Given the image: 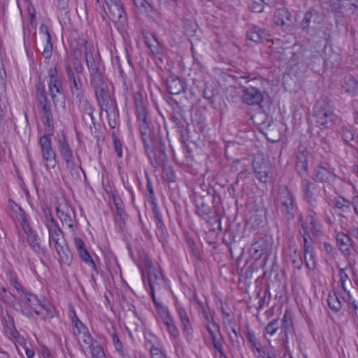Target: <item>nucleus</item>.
I'll use <instances>...</instances> for the list:
<instances>
[{
	"label": "nucleus",
	"mask_w": 358,
	"mask_h": 358,
	"mask_svg": "<svg viewBox=\"0 0 358 358\" xmlns=\"http://www.w3.org/2000/svg\"><path fill=\"white\" fill-rule=\"evenodd\" d=\"M27 241L36 252H39L41 251V248L38 242V236L34 231L27 235Z\"/></svg>",
	"instance_id": "nucleus-46"
},
{
	"label": "nucleus",
	"mask_w": 358,
	"mask_h": 358,
	"mask_svg": "<svg viewBox=\"0 0 358 358\" xmlns=\"http://www.w3.org/2000/svg\"><path fill=\"white\" fill-rule=\"evenodd\" d=\"M157 280V275L156 274H148L147 277H145L144 273H143V281L144 282V285L148 289V287H149V293L152 297V301L155 306L157 307V298L155 296V280Z\"/></svg>",
	"instance_id": "nucleus-27"
},
{
	"label": "nucleus",
	"mask_w": 358,
	"mask_h": 358,
	"mask_svg": "<svg viewBox=\"0 0 358 358\" xmlns=\"http://www.w3.org/2000/svg\"><path fill=\"white\" fill-rule=\"evenodd\" d=\"M178 313L182 324L183 334L189 336L192 333V327L187 311L182 307L178 308Z\"/></svg>",
	"instance_id": "nucleus-23"
},
{
	"label": "nucleus",
	"mask_w": 358,
	"mask_h": 358,
	"mask_svg": "<svg viewBox=\"0 0 358 358\" xmlns=\"http://www.w3.org/2000/svg\"><path fill=\"white\" fill-rule=\"evenodd\" d=\"M35 98L37 102V106L51 105L50 101L48 99L45 85L41 82H38L35 85Z\"/></svg>",
	"instance_id": "nucleus-22"
},
{
	"label": "nucleus",
	"mask_w": 358,
	"mask_h": 358,
	"mask_svg": "<svg viewBox=\"0 0 358 358\" xmlns=\"http://www.w3.org/2000/svg\"><path fill=\"white\" fill-rule=\"evenodd\" d=\"M48 229L49 234L50 244L51 243V242H53L55 244V249L57 248V246L60 247L62 245L65 244L63 232L59 229L58 224H54V226H50Z\"/></svg>",
	"instance_id": "nucleus-18"
},
{
	"label": "nucleus",
	"mask_w": 358,
	"mask_h": 358,
	"mask_svg": "<svg viewBox=\"0 0 358 358\" xmlns=\"http://www.w3.org/2000/svg\"><path fill=\"white\" fill-rule=\"evenodd\" d=\"M94 90L101 109L107 111L112 108V102L107 85L96 87Z\"/></svg>",
	"instance_id": "nucleus-9"
},
{
	"label": "nucleus",
	"mask_w": 358,
	"mask_h": 358,
	"mask_svg": "<svg viewBox=\"0 0 358 358\" xmlns=\"http://www.w3.org/2000/svg\"><path fill=\"white\" fill-rule=\"evenodd\" d=\"M78 255L82 261H83L84 262L87 264L89 266H92V268L94 271L96 270V264H95L94 262L93 261V259H92V257H91L90 253L88 252V251L87 250V249L78 252Z\"/></svg>",
	"instance_id": "nucleus-47"
},
{
	"label": "nucleus",
	"mask_w": 358,
	"mask_h": 358,
	"mask_svg": "<svg viewBox=\"0 0 358 358\" xmlns=\"http://www.w3.org/2000/svg\"><path fill=\"white\" fill-rule=\"evenodd\" d=\"M273 20L276 25L283 26L287 24V21L291 22V14L287 8H278L275 11Z\"/></svg>",
	"instance_id": "nucleus-24"
},
{
	"label": "nucleus",
	"mask_w": 358,
	"mask_h": 358,
	"mask_svg": "<svg viewBox=\"0 0 358 358\" xmlns=\"http://www.w3.org/2000/svg\"><path fill=\"white\" fill-rule=\"evenodd\" d=\"M145 177L147 180L146 189L148 192V194H146V197L148 201L150 202L152 206V210L153 212L154 217L157 219V203H155V191L147 171H145Z\"/></svg>",
	"instance_id": "nucleus-26"
},
{
	"label": "nucleus",
	"mask_w": 358,
	"mask_h": 358,
	"mask_svg": "<svg viewBox=\"0 0 358 358\" xmlns=\"http://www.w3.org/2000/svg\"><path fill=\"white\" fill-rule=\"evenodd\" d=\"M43 159L46 162L47 169L54 168L56 166V155L51 146V141L44 135L39 139Z\"/></svg>",
	"instance_id": "nucleus-6"
},
{
	"label": "nucleus",
	"mask_w": 358,
	"mask_h": 358,
	"mask_svg": "<svg viewBox=\"0 0 358 358\" xmlns=\"http://www.w3.org/2000/svg\"><path fill=\"white\" fill-rule=\"evenodd\" d=\"M280 341L282 348L287 349L289 340L294 336V327L292 317L285 313L280 322Z\"/></svg>",
	"instance_id": "nucleus-3"
},
{
	"label": "nucleus",
	"mask_w": 358,
	"mask_h": 358,
	"mask_svg": "<svg viewBox=\"0 0 358 358\" xmlns=\"http://www.w3.org/2000/svg\"><path fill=\"white\" fill-rule=\"evenodd\" d=\"M112 136H113V145L115 148V150L117 153V155L118 157H122V144L115 134H113Z\"/></svg>",
	"instance_id": "nucleus-56"
},
{
	"label": "nucleus",
	"mask_w": 358,
	"mask_h": 358,
	"mask_svg": "<svg viewBox=\"0 0 358 358\" xmlns=\"http://www.w3.org/2000/svg\"><path fill=\"white\" fill-rule=\"evenodd\" d=\"M52 53V44L51 43V40L48 41V39H47L46 45L43 48V56L45 59H49L51 57Z\"/></svg>",
	"instance_id": "nucleus-57"
},
{
	"label": "nucleus",
	"mask_w": 358,
	"mask_h": 358,
	"mask_svg": "<svg viewBox=\"0 0 358 358\" xmlns=\"http://www.w3.org/2000/svg\"><path fill=\"white\" fill-rule=\"evenodd\" d=\"M206 329L210 334V340H211V342H212L214 349H216L220 346H222L223 345L222 337L220 336V338L218 339L217 338L215 331L208 324H206Z\"/></svg>",
	"instance_id": "nucleus-44"
},
{
	"label": "nucleus",
	"mask_w": 358,
	"mask_h": 358,
	"mask_svg": "<svg viewBox=\"0 0 358 358\" xmlns=\"http://www.w3.org/2000/svg\"><path fill=\"white\" fill-rule=\"evenodd\" d=\"M71 85V91L73 96H75L78 99L79 102L81 103L84 99V92L81 89V83L80 80L78 81L76 79L74 81L69 82Z\"/></svg>",
	"instance_id": "nucleus-37"
},
{
	"label": "nucleus",
	"mask_w": 358,
	"mask_h": 358,
	"mask_svg": "<svg viewBox=\"0 0 358 358\" xmlns=\"http://www.w3.org/2000/svg\"><path fill=\"white\" fill-rule=\"evenodd\" d=\"M341 87L345 92L351 96L358 94V81L352 76H347L344 78Z\"/></svg>",
	"instance_id": "nucleus-21"
},
{
	"label": "nucleus",
	"mask_w": 358,
	"mask_h": 358,
	"mask_svg": "<svg viewBox=\"0 0 358 358\" xmlns=\"http://www.w3.org/2000/svg\"><path fill=\"white\" fill-rule=\"evenodd\" d=\"M76 337L80 343L83 342L84 344L87 345L89 348L94 344L93 339L88 331L81 334V336H78Z\"/></svg>",
	"instance_id": "nucleus-51"
},
{
	"label": "nucleus",
	"mask_w": 358,
	"mask_h": 358,
	"mask_svg": "<svg viewBox=\"0 0 358 358\" xmlns=\"http://www.w3.org/2000/svg\"><path fill=\"white\" fill-rule=\"evenodd\" d=\"M167 91L171 94H178L185 91V84L178 76L172 75L166 79Z\"/></svg>",
	"instance_id": "nucleus-12"
},
{
	"label": "nucleus",
	"mask_w": 358,
	"mask_h": 358,
	"mask_svg": "<svg viewBox=\"0 0 358 358\" xmlns=\"http://www.w3.org/2000/svg\"><path fill=\"white\" fill-rule=\"evenodd\" d=\"M292 263L294 266V268L300 270L302 265H303V260L302 258L300 257L299 255H296L295 253V256L292 257Z\"/></svg>",
	"instance_id": "nucleus-58"
},
{
	"label": "nucleus",
	"mask_w": 358,
	"mask_h": 358,
	"mask_svg": "<svg viewBox=\"0 0 358 358\" xmlns=\"http://www.w3.org/2000/svg\"><path fill=\"white\" fill-rule=\"evenodd\" d=\"M313 116L315 122L326 129L332 128L336 124L338 117L334 113V108L331 101L328 97H322L314 107Z\"/></svg>",
	"instance_id": "nucleus-2"
},
{
	"label": "nucleus",
	"mask_w": 358,
	"mask_h": 358,
	"mask_svg": "<svg viewBox=\"0 0 358 358\" xmlns=\"http://www.w3.org/2000/svg\"><path fill=\"white\" fill-rule=\"evenodd\" d=\"M264 95L261 90L254 87H245L243 90V103L248 106H259L262 108V103L264 101Z\"/></svg>",
	"instance_id": "nucleus-7"
},
{
	"label": "nucleus",
	"mask_w": 358,
	"mask_h": 358,
	"mask_svg": "<svg viewBox=\"0 0 358 358\" xmlns=\"http://www.w3.org/2000/svg\"><path fill=\"white\" fill-rule=\"evenodd\" d=\"M85 55L86 64H87L89 70L91 69L93 66H96L99 65L98 64L95 63L94 57L92 56V54L87 46V41H85Z\"/></svg>",
	"instance_id": "nucleus-49"
},
{
	"label": "nucleus",
	"mask_w": 358,
	"mask_h": 358,
	"mask_svg": "<svg viewBox=\"0 0 358 358\" xmlns=\"http://www.w3.org/2000/svg\"><path fill=\"white\" fill-rule=\"evenodd\" d=\"M104 3H106L104 0H96V10L101 14L103 19H104V15L107 14L104 8Z\"/></svg>",
	"instance_id": "nucleus-60"
},
{
	"label": "nucleus",
	"mask_w": 358,
	"mask_h": 358,
	"mask_svg": "<svg viewBox=\"0 0 358 358\" xmlns=\"http://www.w3.org/2000/svg\"><path fill=\"white\" fill-rule=\"evenodd\" d=\"M112 341L116 351L119 352L122 358H126L127 355L124 352L123 345L116 333L112 334Z\"/></svg>",
	"instance_id": "nucleus-45"
},
{
	"label": "nucleus",
	"mask_w": 358,
	"mask_h": 358,
	"mask_svg": "<svg viewBox=\"0 0 358 358\" xmlns=\"http://www.w3.org/2000/svg\"><path fill=\"white\" fill-rule=\"evenodd\" d=\"M55 250L57 252L61 261L64 264L69 265L72 260V254L71 253L66 243L60 247L57 246Z\"/></svg>",
	"instance_id": "nucleus-35"
},
{
	"label": "nucleus",
	"mask_w": 358,
	"mask_h": 358,
	"mask_svg": "<svg viewBox=\"0 0 358 358\" xmlns=\"http://www.w3.org/2000/svg\"><path fill=\"white\" fill-rule=\"evenodd\" d=\"M48 88H49V91L50 92V95H51L52 101L55 104V106L56 107L57 101L56 100V94L54 92L53 90L55 89V92L57 94H63V93H64L60 80L58 78V79H54L53 80H50V82L48 83Z\"/></svg>",
	"instance_id": "nucleus-30"
},
{
	"label": "nucleus",
	"mask_w": 358,
	"mask_h": 358,
	"mask_svg": "<svg viewBox=\"0 0 358 358\" xmlns=\"http://www.w3.org/2000/svg\"><path fill=\"white\" fill-rule=\"evenodd\" d=\"M59 150L64 160L73 157L72 150L66 142L64 135H62V138L59 139Z\"/></svg>",
	"instance_id": "nucleus-32"
},
{
	"label": "nucleus",
	"mask_w": 358,
	"mask_h": 358,
	"mask_svg": "<svg viewBox=\"0 0 358 358\" xmlns=\"http://www.w3.org/2000/svg\"><path fill=\"white\" fill-rule=\"evenodd\" d=\"M56 212L63 225H66L70 229L73 227V220L71 217V215H74L73 208L67 204H60L56 208Z\"/></svg>",
	"instance_id": "nucleus-11"
},
{
	"label": "nucleus",
	"mask_w": 358,
	"mask_h": 358,
	"mask_svg": "<svg viewBox=\"0 0 358 358\" xmlns=\"http://www.w3.org/2000/svg\"><path fill=\"white\" fill-rule=\"evenodd\" d=\"M285 196L282 199L281 203V212L284 213L288 220L294 217V213L292 212L294 209V198L291 192L285 188Z\"/></svg>",
	"instance_id": "nucleus-16"
},
{
	"label": "nucleus",
	"mask_w": 358,
	"mask_h": 358,
	"mask_svg": "<svg viewBox=\"0 0 358 358\" xmlns=\"http://www.w3.org/2000/svg\"><path fill=\"white\" fill-rule=\"evenodd\" d=\"M10 297H14V295L10 292H7L4 287H0V300L3 303H8Z\"/></svg>",
	"instance_id": "nucleus-55"
},
{
	"label": "nucleus",
	"mask_w": 358,
	"mask_h": 358,
	"mask_svg": "<svg viewBox=\"0 0 358 358\" xmlns=\"http://www.w3.org/2000/svg\"><path fill=\"white\" fill-rule=\"evenodd\" d=\"M92 358H106L105 353L101 345L94 344L90 348Z\"/></svg>",
	"instance_id": "nucleus-50"
},
{
	"label": "nucleus",
	"mask_w": 358,
	"mask_h": 358,
	"mask_svg": "<svg viewBox=\"0 0 358 358\" xmlns=\"http://www.w3.org/2000/svg\"><path fill=\"white\" fill-rule=\"evenodd\" d=\"M37 107L41 115L43 124L47 127L49 134L52 135L53 132V125L52 124L53 118L51 105L40 106Z\"/></svg>",
	"instance_id": "nucleus-17"
},
{
	"label": "nucleus",
	"mask_w": 358,
	"mask_h": 358,
	"mask_svg": "<svg viewBox=\"0 0 358 358\" xmlns=\"http://www.w3.org/2000/svg\"><path fill=\"white\" fill-rule=\"evenodd\" d=\"M111 15L110 19L117 22L125 14L122 3L120 0H104Z\"/></svg>",
	"instance_id": "nucleus-13"
},
{
	"label": "nucleus",
	"mask_w": 358,
	"mask_h": 358,
	"mask_svg": "<svg viewBox=\"0 0 358 358\" xmlns=\"http://www.w3.org/2000/svg\"><path fill=\"white\" fill-rule=\"evenodd\" d=\"M134 101L136 107V115L138 120L141 137L144 144V148L151 165L157 167V140L155 131L150 129L147 122L146 109L143 106V96L137 92L134 94Z\"/></svg>",
	"instance_id": "nucleus-1"
},
{
	"label": "nucleus",
	"mask_w": 358,
	"mask_h": 358,
	"mask_svg": "<svg viewBox=\"0 0 358 358\" xmlns=\"http://www.w3.org/2000/svg\"><path fill=\"white\" fill-rule=\"evenodd\" d=\"M44 216L46 220V227L49 229V227L54 226V224H57L55 220L53 218L50 210L49 208L43 209Z\"/></svg>",
	"instance_id": "nucleus-54"
},
{
	"label": "nucleus",
	"mask_w": 358,
	"mask_h": 358,
	"mask_svg": "<svg viewBox=\"0 0 358 358\" xmlns=\"http://www.w3.org/2000/svg\"><path fill=\"white\" fill-rule=\"evenodd\" d=\"M87 331H88L87 327L81 321L77 322V323L73 325V333L75 336H81V334Z\"/></svg>",
	"instance_id": "nucleus-53"
},
{
	"label": "nucleus",
	"mask_w": 358,
	"mask_h": 358,
	"mask_svg": "<svg viewBox=\"0 0 358 358\" xmlns=\"http://www.w3.org/2000/svg\"><path fill=\"white\" fill-rule=\"evenodd\" d=\"M199 313L202 315L203 320L205 326L206 327V324H208L210 326V324H212V326L214 327L215 331H220L219 326L215 323L214 321V318L213 315L209 312L208 309H206V308L200 310Z\"/></svg>",
	"instance_id": "nucleus-38"
},
{
	"label": "nucleus",
	"mask_w": 358,
	"mask_h": 358,
	"mask_svg": "<svg viewBox=\"0 0 358 358\" xmlns=\"http://www.w3.org/2000/svg\"><path fill=\"white\" fill-rule=\"evenodd\" d=\"M249 8L252 12L255 13H262L264 10L263 5L257 1H252L250 6Z\"/></svg>",
	"instance_id": "nucleus-59"
},
{
	"label": "nucleus",
	"mask_w": 358,
	"mask_h": 358,
	"mask_svg": "<svg viewBox=\"0 0 358 358\" xmlns=\"http://www.w3.org/2000/svg\"><path fill=\"white\" fill-rule=\"evenodd\" d=\"M270 36L269 31L259 26H253L247 31V37L255 43H261L268 40Z\"/></svg>",
	"instance_id": "nucleus-14"
},
{
	"label": "nucleus",
	"mask_w": 358,
	"mask_h": 358,
	"mask_svg": "<svg viewBox=\"0 0 358 358\" xmlns=\"http://www.w3.org/2000/svg\"><path fill=\"white\" fill-rule=\"evenodd\" d=\"M136 7L141 13H145L152 22L155 21L157 10L155 7L146 0H132Z\"/></svg>",
	"instance_id": "nucleus-15"
},
{
	"label": "nucleus",
	"mask_w": 358,
	"mask_h": 358,
	"mask_svg": "<svg viewBox=\"0 0 358 358\" xmlns=\"http://www.w3.org/2000/svg\"><path fill=\"white\" fill-rule=\"evenodd\" d=\"M90 78L91 85L94 88L107 85L105 82L104 76H103L102 73L90 76Z\"/></svg>",
	"instance_id": "nucleus-48"
},
{
	"label": "nucleus",
	"mask_w": 358,
	"mask_h": 358,
	"mask_svg": "<svg viewBox=\"0 0 358 358\" xmlns=\"http://www.w3.org/2000/svg\"><path fill=\"white\" fill-rule=\"evenodd\" d=\"M143 39L148 48L152 55L153 59L155 58V50L157 44V37L155 34L150 32L148 30H142Z\"/></svg>",
	"instance_id": "nucleus-25"
},
{
	"label": "nucleus",
	"mask_w": 358,
	"mask_h": 358,
	"mask_svg": "<svg viewBox=\"0 0 358 358\" xmlns=\"http://www.w3.org/2000/svg\"><path fill=\"white\" fill-rule=\"evenodd\" d=\"M296 169L299 175L303 176L308 170L307 155L299 152L296 155Z\"/></svg>",
	"instance_id": "nucleus-31"
},
{
	"label": "nucleus",
	"mask_w": 358,
	"mask_h": 358,
	"mask_svg": "<svg viewBox=\"0 0 358 358\" xmlns=\"http://www.w3.org/2000/svg\"><path fill=\"white\" fill-rule=\"evenodd\" d=\"M357 0H340L341 13L345 15L354 13L358 9Z\"/></svg>",
	"instance_id": "nucleus-29"
},
{
	"label": "nucleus",
	"mask_w": 358,
	"mask_h": 358,
	"mask_svg": "<svg viewBox=\"0 0 358 358\" xmlns=\"http://www.w3.org/2000/svg\"><path fill=\"white\" fill-rule=\"evenodd\" d=\"M303 254H304V259H305L306 266L309 270H313L315 268V267L316 266V263L315 262V261H313V264L312 266H310L309 261L308 260V255L309 254V252H310V250H312V247H311L310 244H309V240L310 239V236L308 234H304L303 236Z\"/></svg>",
	"instance_id": "nucleus-33"
},
{
	"label": "nucleus",
	"mask_w": 358,
	"mask_h": 358,
	"mask_svg": "<svg viewBox=\"0 0 358 358\" xmlns=\"http://www.w3.org/2000/svg\"><path fill=\"white\" fill-rule=\"evenodd\" d=\"M339 275H340V280H341V282L342 289L345 292H347V289H346L345 286V283L349 279V278H348V275H347V273L345 272V269L344 268H341L340 269Z\"/></svg>",
	"instance_id": "nucleus-62"
},
{
	"label": "nucleus",
	"mask_w": 358,
	"mask_h": 358,
	"mask_svg": "<svg viewBox=\"0 0 358 358\" xmlns=\"http://www.w3.org/2000/svg\"><path fill=\"white\" fill-rule=\"evenodd\" d=\"M328 306L329 308L335 313H338L341 308V302L338 297L335 294H329Z\"/></svg>",
	"instance_id": "nucleus-42"
},
{
	"label": "nucleus",
	"mask_w": 358,
	"mask_h": 358,
	"mask_svg": "<svg viewBox=\"0 0 358 358\" xmlns=\"http://www.w3.org/2000/svg\"><path fill=\"white\" fill-rule=\"evenodd\" d=\"M252 166L256 178L262 182H266L271 169L268 161L261 155L257 156L253 160Z\"/></svg>",
	"instance_id": "nucleus-4"
},
{
	"label": "nucleus",
	"mask_w": 358,
	"mask_h": 358,
	"mask_svg": "<svg viewBox=\"0 0 358 358\" xmlns=\"http://www.w3.org/2000/svg\"><path fill=\"white\" fill-rule=\"evenodd\" d=\"M66 162V168L70 171L71 176L74 178H80V172L79 170H80L83 174L85 175V172L81 168L80 166H78L76 162H75L73 157L72 158H69L66 159H64Z\"/></svg>",
	"instance_id": "nucleus-36"
},
{
	"label": "nucleus",
	"mask_w": 358,
	"mask_h": 358,
	"mask_svg": "<svg viewBox=\"0 0 358 358\" xmlns=\"http://www.w3.org/2000/svg\"><path fill=\"white\" fill-rule=\"evenodd\" d=\"M302 189L304 194V198L307 200V201L312 204L313 199V194L312 190L315 189V184L312 182H310L307 180H303L301 182Z\"/></svg>",
	"instance_id": "nucleus-34"
},
{
	"label": "nucleus",
	"mask_w": 358,
	"mask_h": 358,
	"mask_svg": "<svg viewBox=\"0 0 358 358\" xmlns=\"http://www.w3.org/2000/svg\"><path fill=\"white\" fill-rule=\"evenodd\" d=\"M203 97L207 100H213L214 97L213 90L209 87H206L203 91Z\"/></svg>",
	"instance_id": "nucleus-64"
},
{
	"label": "nucleus",
	"mask_w": 358,
	"mask_h": 358,
	"mask_svg": "<svg viewBox=\"0 0 358 358\" xmlns=\"http://www.w3.org/2000/svg\"><path fill=\"white\" fill-rule=\"evenodd\" d=\"M335 206L341 210L344 213H348L350 212L351 202L345 199V198L340 197L335 201Z\"/></svg>",
	"instance_id": "nucleus-43"
},
{
	"label": "nucleus",
	"mask_w": 358,
	"mask_h": 358,
	"mask_svg": "<svg viewBox=\"0 0 358 358\" xmlns=\"http://www.w3.org/2000/svg\"><path fill=\"white\" fill-rule=\"evenodd\" d=\"M322 20V17L319 12L315 9H310L305 14L303 19L301 22V27L303 30L308 32L310 28H315L321 23Z\"/></svg>",
	"instance_id": "nucleus-8"
},
{
	"label": "nucleus",
	"mask_w": 358,
	"mask_h": 358,
	"mask_svg": "<svg viewBox=\"0 0 358 358\" xmlns=\"http://www.w3.org/2000/svg\"><path fill=\"white\" fill-rule=\"evenodd\" d=\"M164 146V145L158 141V159H160L163 164L162 177L169 182H172L175 180V173L171 167L166 164Z\"/></svg>",
	"instance_id": "nucleus-10"
},
{
	"label": "nucleus",
	"mask_w": 358,
	"mask_h": 358,
	"mask_svg": "<svg viewBox=\"0 0 358 358\" xmlns=\"http://www.w3.org/2000/svg\"><path fill=\"white\" fill-rule=\"evenodd\" d=\"M81 109H82V111L83 112V114L89 115V113L94 112V109H93L92 105L87 99L83 100V101L82 103V106H81Z\"/></svg>",
	"instance_id": "nucleus-61"
},
{
	"label": "nucleus",
	"mask_w": 358,
	"mask_h": 358,
	"mask_svg": "<svg viewBox=\"0 0 358 358\" xmlns=\"http://www.w3.org/2000/svg\"><path fill=\"white\" fill-rule=\"evenodd\" d=\"M268 251V245L266 241L262 238L255 241L250 248L251 256L258 259L262 257L264 254H266Z\"/></svg>",
	"instance_id": "nucleus-19"
},
{
	"label": "nucleus",
	"mask_w": 358,
	"mask_h": 358,
	"mask_svg": "<svg viewBox=\"0 0 358 358\" xmlns=\"http://www.w3.org/2000/svg\"><path fill=\"white\" fill-rule=\"evenodd\" d=\"M246 338L251 345V348L254 352L257 350H259L262 348L261 343L257 341L254 332L247 327Z\"/></svg>",
	"instance_id": "nucleus-40"
},
{
	"label": "nucleus",
	"mask_w": 358,
	"mask_h": 358,
	"mask_svg": "<svg viewBox=\"0 0 358 358\" xmlns=\"http://www.w3.org/2000/svg\"><path fill=\"white\" fill-rule=\"evenodd\" d=\"M278 331H280V321L278 319H275L271 320L266 325L264 336H266V335L268 334L270 336H273Z\"/></svg>",
	"instance_id": "nucleus-39"
},
{
	"label": "nucleus",
	"mask_w": 358,
	"mask_h": 358,
	"mask_svg": "<svg viewBox=\"0 0 358 358\" xmlns=\"http://www.w3.org/2000/svg\"><path fill=\"white\" fill-rule=\"evenodd\" d=\"M158 315L166 327L169 334L174 338L179 336V330L177 328L173 315L169 312L167 307L158 303Z\"/></svg>",
	"instance_id": "nucleus-5"
},
{
	"label": "nucleus",
	"mask_w": 358,
	"mask_h": 358,
	"mask_svg": "<svg viewBox=\"0 0 358 358\" xmlns=\"http://www.w3.org/2000/svg\"><path fill=\"white\" fill-rule=\"evenodd\" d=\"M196 206L197 209V214L206 219L210 213V207L202 199L196 201Z\"/></svg>",
	"instance_id": "nucleus-41"
},
{
	"label": "nucleus",
	"mask_w": 358,
	"mask_h": 358,
	"mask_svg": "<svg viewBox=\"0 0 358 358\" xmlns=\"http://www.w3.org/2000/svg\"><path fill=\"white\" fill-rule=\"evenodd\" d=\"M336 241L339 250L344 255L350 254V247L353 246V241L350 236L345 233L340 232L336 235Z\"/></svg>",
	"instance_id": "nucleus-20"
},
{
	"label": "nucleus",
	"mask_w": 358,
	"mask_h": 358,
	"mask_svg": "<svg viewBox=\"0 0 358 358\" xmlns=\"http://www.w3.org/2000/svg\"><path fill=\"white\" fill-rule=\"evenodd\" d=\"M74 244L78 250V252L84 250H86L85 244L84 241L78 237L74 238Z\"/></svg>",
	"instance_id": "nucleus-63"
},
{
	"label": "nucleus",
	"mask_w": 358,
	"mask_h": 358,
	"mask_svg": "<svg viewBox=\"0 0 358 358\" xmlns=\"http://www.w3.org/2000/svg\"><path fill=\"white\" fill-rule=\"evenodd\" d=\"M341 134L343 138V140L347 144H348L350 141H353L355 138L354 133L350 129L345 127L341 128Z\"/></svg>",
	"instance_id": "nucleus-52"
},
{
	"label": "nucleus",
	"mask_w": 358,
	"mask_h": 358,
	"mask_svg": "<svg viewBox=\"0 0 358 358\" xmlns=\"http://www.w3.org/2000/svg\"><path fill=\"white\" fill-rule=\"evenodd\" d=\"M332 172L327 168L318 166L315 169L314 180L319 182H327L332 177Z\"/></svg>",
	"instance_id": "nucleus-28"
}]
</instances>
